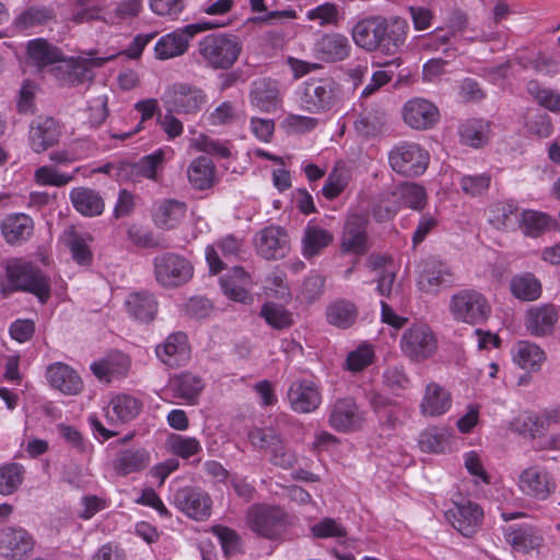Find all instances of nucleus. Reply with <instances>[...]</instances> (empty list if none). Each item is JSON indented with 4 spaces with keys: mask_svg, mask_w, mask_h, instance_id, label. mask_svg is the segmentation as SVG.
Wrapping results in <instances>:
<instances>
[{
    "mask_svg": "<svg viewBox=\"0 0 560 560\" xmlns=\"http://www.w3.org/2000/svg\"><path fill=\"white\" fill-rule=\"evenodd\" d=\"M26 51L28 61L37 68L56 63L51 69L54 75L62 83L71 85L92 80V68L101 67L114 58V55L95 57L94 52L90 51L86 54V57H70L66 59L62 58V54L57 47L44 38L28 40Z\"/></svg>",
    "mask_w": 560,
    "mask_h": 560,
    "instance_id": "f257e3e1",
    "label": "nucleus"
},
{
    "mask_svg": "<svg viewBox=\"0 0 560 560\" xmlns=\"http://www.w3.org/2000/svg\"><path fill=\"white\" fill-rule=\"evenodd\" d=\"M408 28L404 19L395 18L388 22L382 16H371L355 23L352 39L368 51L380 50L395 55L404 46Z\"/></svg>",
    "mask_w": 560,
    "mask_h": 560,
    "instance_id": "f03ea898",
    "label": "nucleus"
},
{
    "mask_svg": "<svg viewBox=\"0 0 560 560\" xmlns=\"http://www.w3.org/2000/svg\"><path fill=\"white\" fill-rule=\"evenodd\" d=\"M299 107L310 114H324L337 108L341 102L340 85L330 77L310 78L296 91Z\"/></svg>",
    "mask_w": 560,
    "mask_h": 560,
    "instance_id": "7ed1b4c3",
    "label": "nucleus"
},
{
    "mask_svg": "<svg viewBox=\"0 0 560 560\" xmlns=\"http://www.w3.org/2000/svg\"><path fill=\"white\" fill-rule=\"evenodd\" d=\"M241 51L238 37L225 32L208 34L197 45L198 61L213 70L230 69L237 61Z\"/></svg>",
    "mask_w": 560,
    "mask_h": 560,
    "instance_id": "20e7f679",
    "label": "nucleus"
},
{
    "mask_svg": "<svg viewBox=\"0 0 560 560\" xmlns=\"http://www.w3.org/2000/svg\"><path fill=\"white\" fill-rule=\"evenodd\" d=\"M231 23V20L200 21L178 27L159 38L154 46L155 57L167 60L183 56L194 36L205 31L229 26Z\"/></svg>",
    "mask_w": 560,
    "mask_h": 560,
    "instance_id": "39448f33",
    "label": "nucleus"
},
{
    "mask_svg": "<svg viewBox=\"0 0 560 560\" xmlns=\"http://www.w3.org/2000/svg\"><path fill=\"white\" fill-rule=\"evenodd\" d=\"M451 317L471 326L483 324L491 315L492 308L488 298L476 289H460L448 302Z\"/></svg>",
    "mask_w": 560,
    "mask_h": 560,
    "instance_id": "423d86ee",
    "label": "nucleus"
},
{
    "mask_svg": "<svg viewBox=\"0 0 560 560\" xmlns=\"http://www.w3.org/2000/svg\"><path fill=\"white\" fill-rule=\"evenodd\" d=\"M5 273L12 290L33 293L40 303L49 299V280L33 262L16 259L8 265Z\"/></svg>",
    "mask_w": 560,
    "mask_h": 560,
    "instance_id": "0eeeda50",
    "label": "nucleus"
},
{
    "mask_svg": "<svg viewBox=\"0 0 560 560\" xmlns=\"http://www.w3.org/2000/svg\"><path fill=\"white\" fill-rule=\"evenodd\" d=\"M246 524L256 535L267 539H276L287 529L288 514L278 505L257 503L248 508Z\"/></svg>",
    "mask_w": 560,
    "mask_h": 560,
    "instance_id": "6e6552de",
    "label": "nucleus"
},
{
    "mask_svg": "<svg viewBox=\"0 0 560 560\" xmlns=\"http://www.w3.org/2000/svg\"><path fill=\"white\" fill-rule=\"evenodd\" d=\"M250 444L269 453V462L282 469H290L298 463L294 451L288 447L281 435L272 428H254L248 432Z\"/></svg>",
    "mask_w": 560,
    "mask_h": 560,
    "instance_id": "1a4fd4ad",
    "label": "nucleus"
},
{
    "mask_svg": "<svg viewBox=\"0 0 560 560\" xmlns=\"http://www.w3.org/2000/svg\"><path fill=\"white\" fill-rule=\"evenodd\" d=\"M451 38L455 42H487L491 35L483 32L477 34L469 27L467 16L463 12H454L450 19L447 28H436L424 39L423 46L431 50H438L441 46L447 44Z\"/></svg>",
    "mask_w": 560,
    "mask_h": 560,
    "instance_id": "9d476101",
    "label": "nucleus"
},
{
    "mask_svg": "<svg viewBox=\"0 0 560 560\" xmlns=\"http://www.w3.org/2000/svg\"><path fill=\"white\" fill-rule=\"evenodd\" d=\"M427 150L415 142H401L388 153V162L394 172L404 176L422 175L429 164Z\"/></svg>",
    "mask_w": 560,
    "mask_h": 560,
    "instance_id": "9b49d317",
    "label": "nucleus"
},
{
    "mask_svg": "<svg viewBox=\"0 0 560 560\" xmlns=\"http://www.w3.org/2000/svg\"><path fill=\"white\" fill-rule=\"evenodd\" d=\"M438 341L431 327L423 323L411 325L400 338L402 353L412 361H422L435 352Z\"/></svg>",
    "mask_w": 560,
    "mask_h": 560,
    "instance_id": "f8f14e48",
    "label": "nucleus"
},
{
    "mask_svg": "<svg viewBox=\"0 0 560 560\" xmlns=\"http://www.w3.org/2000/svg\"><path fill=\"white\" fill-rule=\"evenodd\" d=\"M154 275L161 285L174 288L192 277V266L184 257L166 253L154 258Z\"/></svg>",
    "mask_w": 560,
    "mask_h": 560,
    "instance_id": "ddd939ff",
    "label": "nucleus"
},
{
    "mask_svg": "<svg viewBox=\"0 0 560 560\" xmlns=\"http://www.w3.org/2000/svg\"><path fill=\"white\" fill-rule=\"evenodd\" d=\"M162 101L168 112L190 114L201 108L206 103V95L191 84L178 82L166 88Z\"/></svg>",
    "mask_w": 560,
    "mask_h": 560,
    "instance_id": "4468645a",
    "label": "nucleus"
},
{
    "mask_svg": "<svg viewBox=\"0 0 560 560\" xmlns=\"http://www.w3.org/2000/svg\"><path fill=\"white\" fill-rule=\"evenodd\" d=\"M173 503L180 512L196 521H206L211 515L212 499L199 487L178 488L173 494Z\"/></svg>",
    "mask_w": 560,
    "mask_h": 560,
    "instance_id": "2eb2a0df",
    "label": "nucleus"
},
{
    "mask_svg": "<svg viewBox=\"0 0 560 560\" xmlns=\"http://www.w3.org/2000/svg\"><path fill=\"white\" fill-rule=\"evenodd\" d=\"M517 485L524 495L539 501L547 500L557 489L553 476L538 465L524 469L518 476Z\"/></svg>",
    "mask_w": 560,
    "mask_h": 560,
    "instance_id": "dca6fc26",
    "label": "nucleus"
},
{
    "mask_svg": "<svg viewBox=\"0 0 560 560\" xmlns=\"http://www.w3.org/2000/svg\"><path fill=\"white\" fill-rule=\"evenodd\" d=\"M445 515L456 530L465 537H471L481 526L483 511L477 503L463 500L448 509Z\"/></svg>",
    "mask_w": 560,
    "mask_h": 560,
    "instance_id": "f3484780",
    "label": "nucleus"
},
{
    "mask_svg": "<svg viewBox=\"0 0 560 560\" xmlns=\"http://www.w3.org/2000/svg\"><path fill=\"white\" fill-rule=\"evenodd\" d=\"M364 415L352 398L338 399L330 407L328 423L337 432L348 433L362 428Z\"/></svg>",
    "mask_w": 560,
    "mask_h": 560,
    "instance_id": "a211bd4d",
    "label": "nucleus"
},
{
    "mask_svg": "<svg viewBox=\"0 0 560 560\" xmlns=\"http://www.w3.org/2000/svg\"><path fill=\"white\" fill-rule=\"evenodd\" d=\"M404 121L412 129L424 130L432 128L440 118L436 105L423 97H413L402 107Z\"/></svg>",
    "mask_w": 560,
    "mask_h": 560,
    "instance_id": "6ab92c4d",
    "label": "nucleus"
},
{
    "mask_svg": "<svg viewBox=\"0 0 560 560\" xmlns=\"http://www.w3.org/2000/svg\"><path fill=\"white\" fill-rule=\"evenodd\" d=\"M155 354L166 366L185 365L190 360V346L186 334L177 331L168 335L155 347Z\"/></svg>",
    "mask_w": 560,
    "mask_h": 560,
    "instance_id": "aec40b11",
    "label": "nucleus"
},
{
    "mask_svg": "<svg viewBox=\"0 0 560 560\" xmlns=\"http://www.w3.org/2000/svg\"><path fill=\"white\" fill-rule=\"evenodd\" d=\"M368 219L364 214L350 213L345 223L341 236V250L348 254L363 255L366 253L368 235H366Z\"/></svg>",
    "mask_w": 560,
    "mask_h": 560,
    "instance_id": "412c9836",
    "label": "nucleus"
},
{
    "mask_svg": "<svg viewBox=\"0 0 560 560\" xmlns=\"http://www.w3.org/2000/svg\"><path fill=\"white\" fill-rule=\"evenodd\" d=\"M34 548L33 537L23 528L0 530V555L10 560H22Z\"/></svg>",
    "mask_w": 560,
    "mask_h": 560,
    "instance_id": "4be33fe9",
    "label": "nucleus"
},
{
    "mask_svg": "<svg viewBox=\"0 0 560 560\" xmlns=\"http://www.w3.org/2000/svg\"><path fill=\"white\" fill-rule=\"evenodd\" d=\"M558 319V308L553 304H540L526 311L524 324L532 336L544 337L552 334Z\"/></svg>",
    "mask_w": 560,
    "mask_h": 560,
    "instance_id": "5701e85b",
    "label": "nucleus"
},
{
    "mask_svg": "<svg viewBox=\"0 0 560 560\" xmlns=\"http://www.w3.org/2000/svg\"><path fill=\"white\" fill-rule=\"evenodd\" d=\"M255 246L265 259L282 258L289 249L288 235L282 228L267 226L256 234Z\"/></svg>",
    "mask_w": 560,
    "mask_h": 560,
    "instance_id": "b1692460",
    "label": "nucleus"
},
{
    "mask_svg": "<svg viewBox=\"0 0 560 560\" xmlns=\"http://www.w3.org/2000/svg\"><path fill=\"white\" fill-rule=\"evenodd\" d=\"M351 44L348 37L340 33H326L314 45V55L325 62H337L349 57Z\"/></svg>",
    "mask_w": 560,
    "mask_h": 560,
    "instance_id": "393cba45",
    "label": "nucleus"
},
{
    "mask_svg": "<svg viewBox=\"0 0 560 560\" xmlns=\"http://www.w3.org/2000/svg\"><path fill=\"white\" fill-rule=\"evenodd\" d=\"M129 358L121 352H114L106 358L95 361L90 369L97 381L110 383L118 381L129 370Z\"/></svg>",
    "mask_w": 560,
    "mask_h": 560,
    "instance_id": "a878e982",
    "label": "nucleus"
},
{
    "mask_svg": "<svg viewBox=\"0 0 560 560\" xmlns=\"http://www.w3.org/2000/svg\"><path fill=\"white\" fill-rule=\"evenodd\" d=\"M249 102L260 112L276 110L280 103L277 82L266 78L255 80L250 86Z\"/></svg>",
    "mask_w": 560,
    "mask_h": 560,
    "instance_id": "bb28decb",
    "label": "nucleus"
},
{
    "mask_svg": "<svg viewBox=\"0 0 560 560\" xmlns=\"http://www.w3.org/2000/svg\"><path fill=\"white\" fill-rule=\"evenodd\" d=\"M223 293L232 301L248 303L252 301L249 288L252 285L250 276L242 268L235 267L220 279Z\"/></svg>",
    "mask_w": 560,
    "mask_h": 560,
    "instance_id": "cd10ccee",
    "label": "nucleus"
},
{
    "mask_svg": "<svg viewBox=\"0 0 560 560\" xmlns=\"http://www.w3.org/2000/svg\"><path fill=\"white\" fill-rule=\"evenodd\" d=\"M150 460V453L143 447L125 448L116 454L113 468L119 476H127L145 469Z\"/></svg>",
    "mask_w": 560,
    "mask_h": 560,
    "instance_id": "c85d7f7f",
    "label": "nucleus"
},
{
    "mask_svg": "<svg viewBox=\"0 0 560 560\" xmlns=\"http://www.w3.org/2000/svg\"><path fill=\"white\" fill-rule=\"evenodd\" d=\"M332 241L334 235L329 230L311 220L303 232L302 254L307 259L313 258L329 246Z\"/></svg>",
    "mask_w": 560,
    "mask_h": 560,
    "instance_id": "c756f323",
    "label": "nucleus"
},
{
    "mask_svg": "<svg viewBox=\"0 0 560 560\" xmlns=\"http://www.w3.org/2000/svg\"><path fill=\"white\" fill-rule=\"evenodd\" d=\"M505 539L516 551L529 552L541 546L544 538L532 525L509 526L505 529Z\"/></svg>",
    "mask_w": 560,
    "mask_h": 560,
    "instance_id": "7c9ffc66",
    "label": "nucleus"
},
{
    "mask_svg": "<svg viewBox=\"0 0 560 560\" xmlns=\"http://www.w3.org/2000/svg\"><path fill=\"white\" fill-rule=\"evenodd\" d=\"M59 137V127L52 118H37L30 130L32 149L39 153L52 145Z\"/></svg>",
    "mask_w": 560,
    "mask_h": 560,
    "instance_id": "2f4dec72",
    "label": "nucleus"
},
{
    "mask_svg": "<svg viewBox=\"0 0 560 560\" xmlns=\"http://www.w3.org/2000/svg\"><path fill=\"white\" fill-rule=\"evenodd\" d=\"M128 314L136 320L149 323L158 313V301L148 292L130 293L125 301Z\"/></svg>",
    "mask_w": 560,
    "mask_h": 560,
    "instance_id": "473e14b6",
    "label": "nucleus"
},
{
    "mask_svg": "<svg viewBox=\"0 0 560 560\" xmlns=\"http://www.w3.org/2000/svg\"><path fill=\"white\" fill-rule=\"evenodd\" d=\"M240 247V241L233 236H226L213 245H208L205 255L210 272L213 275L220 272L224 265L222 258L229 260L236 256Z\"/></svg>",
    "mask_w": 560,
    "mask_h": 560,
    "instance_id": "72a5a7b5",
    "label": "nucleus"
},
{
    "mask_svg": "<svg viewBox=\"0 0 560 560\" xmlns=\"http://www.w3.org/2000/svg\"><path fill=\"white\" fill-rule=\"evenodd\" d=\"M520 212L513 201H498L486 211L487 220L497 230L514 229L518 224Z\"/></svg>",
    "mask_w": 560,
    "mask_h": 560,
    "instance_id": "f704fd0d",
    "label": "nucleus"
},
{
    "mask_svg": "<svg viewBox=\"0 0 560 560\" xmlns=\"http://www.w3.org/2000/svg\"><path fill=\"white\" fill-rule=\"evenodd\" d=\"M109 407L113 412L108 410L106 413L109 422L127 423L140 413L142 402L131 395L117 394L110 399Z\"/></svg>",
    "mask_w": 560,
    "mask_h": 560,
    "instance_id": "c9c22d12",
    "label": "nucleus"
},
{
    "mask_svg": "<svg viewBox=\"0 0 560 560\" xmlns=\"http://www.w3.org/2000/svg\"><path fill=\"white\" fill-rule=\"evenodd\" d=\"M73 208L85 217H96L104 211V201L97 191L86 187H75L70 191Z\"/></svg>",
    "mask_w": 560,
    "mask_h": 560,
    "instance_id": "e433bc0d",
    "label": "nucleus"
},
{
    "mask_svg": "<svg viewBox=\"0 0 560 560\" xmlns=\"http://www.w3.org/2000/svg\"><path fill=\"white\" fill-rule=\"evenodd\" d=\"M452 406V396L446 387H427L420 404V412L424 417H440Z\"/></svg>",
    "mask_w": 560,
    "mask_h": 560,
    "instance_id": "4c0bfd02",
    "label": "nucleus"
},
{
    "mask_svg": "<svg viewBox=\"0 0 560 560\" xmlns=\"http://www.w3.org/2000/svg\"><path fill=\"white\" fill-rule=\"evenodd\" d=\"M369 264L374 271H377V293L384 298L392 299L396 278L395 265L384 256H371Z\"/></svg>",
    "mask_w": 560,
    "mask_h": 560,
    "instance_id": "58836bf2",
    "label": "nucleus"
},
{
    "mask_svg": "<svg viewBox=\"0 0 560 560\" xmlns=\"http://www.w3.org/2000/svg\"><path fill=\"white\" fill-rule=\"evenodd\" d=\"M512 359L521 369L536 371L546 360V354L537 345L527 340H521L512 350Z\"/></svg>",
    "mask_w": 560,
    "mask_h": 560,
    "instance_id": "ea45409f",
    "label": "nucleus"
},
{
    "mask_svg": "<svg viewBox=\"0 0 560 560\" xmlns=\"http://www.w3.org/2000/svg\"><path fill=\"white\" fill-rule=\"evenodd\" d=\"M187 207L184 202L168 199L159 203L153 220L156 226L164 230L176 228L185 218Z\"/></svg>",
    "mask_w": 560,
    "mask_h": 560,
    "instance_id": "a19ab883",
    "label": "nucleus"
},
{
    "mask_svg": "<svg viewBox=\"0 0 560 560\" xmlns=\"http://www.w3.org/2000/svg\"><path fill=\"white\" fill-rule=\"evenodd\" d=\"M174 150L171 147H163L151 154L142 156L135 165V172L148 179L156 180L159 174L163 170V164L166 160L172 159Z\"/></svg>",
    "mask_w": 560,
    "mask_h": 560,
    "instance_id": "79ce46f5",
    "label": "nucleus"
},
{
    "mask_svg": "<svg viewBox=\"0 0 560 560\" xmlns=\"http://www.w3.org/2000/svg\"><path fill=\"white\" fill-rule=\"evenodd\" d=\"M215 167L211 159L198 156L191 161L187 168V177L196 189H208L214 183Z\"/></svg>",
    "mask_w": 560,
    "mask_h": 560,
    "instance_id": "37998d69",
    "label": "nucleus"
},
{
    "mask_svg": "<svg viewBox=\"0 0 560 560\" xmlns=\"http://www.w3.org/2000/svg\"><path fill=\"white\" fill-rule=\"evenodd\" d=\"M33 220L24 213L7 215L2 222V234L5 241L14 244L26 240L33 232Z\"/></svg>",
    "mask_w": 560,
    "mask_h": 560,
    "instance_id": "c03bdc74",
    "label": "nucleus"
},
{
    "mask_svg": "<svg viewBox=\"0 0 560 560\" xmlns=\"http://www.w3.org/2000/svg\"><path fill=\"white\" fill-rule=\"evenodd\" d=\"M451 282L452 277L447 266L440 261H432L421 272L419 287L422 291L435 292L441 285H447Z\"/></svg>",
    "mask_w": 560,
    "mask_h": 560,
    "instance_id": "a18cd8bd",
    "label": "nucleus"
},
{
    "mask_svg": "<svg viewBox=\"0 0 560 560\" xmlns=\"http://www.w3.org/2000/svg\"><path fill=\"white\" fill-rule=\"evenodd\" d=\"M288 399L294 411L306 413L320 405L322 395L317 387H289Z\"/></svg>",
    "mask_w": 560,
    "mask_h": 560,
    "instance_id": "49530a36",
    "label": "nucleus"
},
{
    "mask_svg": "<svg viewBox=\"0 0 560 560\" xmlns=\"http://www.w3.org/2000/svg\"><path fill=\"white\" fill-rule=\"evenodd\" d=\"M248 3L253 12L264 13L253 19V21L258 24L279 25L283 24L285 21L295 20L298 18L296 11L292 8L268 10L265 0H248Z\"/></svg>",
    "mask_w": 560,
    "mask_h": 560,
    "instance_id": "de8ad7c7",
    "label": "nucleus"
},
{
    "mask_svg": "<svg viewBox=\"0 0 560 560\" xmlns=\"http://www.w3.org/2000/svg\"><path fill=\"white\" fill-rule=\"evenodd\" d=\"M510 289L513 296L521 301H535L541 295V283L530 272L514 276Z\"/></svg>",
    "mask_w": 560,
    "mask_h": 560,
    "instance_id": "09e8293b",
    "label": "nucleus"
},
{
    "mask_svg": "<svg viewBox=\"0 0 560 560\" xmlns=\"http://www.w3.org/2000/svg\"><path fill=\"white\" fill-rule=\"evenodd\" d=\"M518 225L525 235L536 237L545 231L552 229L555 226V222L550 217L542 212L524 210L520 214Z\"/></svg>",
    "mask_w": 560,
    "mask_h": 560,
    "instance_id": "8fccbe9b",
    "label": "nucleus"
},
{
    "mask_svg": "<svg viewBox=\"0 0 560 560\" xmlns=\"http://www.w3.org/2000/svg\"><path fill=\"white\" fill-rule=\"evenodd\" d=\"M450 432L446 428L430 427L419 436V447L425 453H444L448 446Z\"/></svg>",
    "mask_w": 560,
    "mask_h": 560,
    "instance_id": "3c124183",
    "label": "nucleus"
},
{
    "mask_svg": "<svg viewBox=\"0 0 560 560\" xmlns=\"http://www.w3.org/2000/svg\"><path fill=\"white\" fill-rule=\"evenodd\" d=\"M326 314L329 324L339 328H348L355 322L358 310L354 303L339 300L328 306Z\"/></svg>",
    "mask_w": 560,
    "mask_h": 560,
    "instance_id": "603ef678",
    "label": "nucleus"
},
{
    "mask_svg": "<svg viewBox=\"0 0 560 560\" xmlns=\"http://www.w3.org/2000/svg\"><path fill=\"white\" fill-rule=\"evenodd\" d=\"M142 10V0H121L113 10H107L102 20L112 25L120 24L137 18Z\"/></svg>",
    "mask_w": 560,
    "mask_h": 560,
    "instance_id": "864d4df0",
    "label": "nucleus"
},
{
    "mask_svg": "<svg viewBox=\"0 0 560 560\" xmlns=\"http://www.w3.org/2000/svg\"><path fill=\"white\" fill-rule=\"evenodd\" d=\"M490 125L482 119L468 120L460 126L459 135L464 143L478 148L489 138Z\"/></svg>",
    "mask_w": 560,
    "mask_h": 560,
    "instance_id": "5fc2aeb1",
    "label": "nucleus"
},
{
    "mask_svg": "<svg viewBox=\"0 0 560 560\" xmlns=\"http://www.w3.org/2000/svg\"><path fill=\"white\" fill-rule=\"evenodd\" d=\"M396 200H399L413 210H422L427 205L425 189L416 183H405L398 186L395 191Z\"/></svg>",
    "mask_w": 560,
    "mask_h": 560,
    "instance_id": "6e6d98bb",
    "label": "nucleus"
},
{
    "mask_svg": "<svg viewBox=\"0 0 560 560\" xmlns=\"http://www.w3.org/2000/svg\"><path fill=\"white\" fill-rule=\"evenodd\" d=\"M261 317L275 329H284L293 324V315L282 303L267 301L260 311Z\"/></svg>",
    "mask_w": 560,
    "mask_h": 560,
    "instance_id": "4d7b16f0",
    "label": "nucleus"
},
{
    "mask_svg": "<svg viewBox=\"0 0 560 560\" xmlns=\"http://www.w3.org/2000/svg\"><path fill=\"white\" fill-rule=\"evenodd\" d=\"M25 469L19 463H9L0 467V493L12 494L23 482Z\"/></svg>",
    "mask_w": 560,
    "mask_h": 560,
    "instance_id": "13d9d810",
    "label": "nucleus"
},
{
    "mask_svg": "<svg viewBox=\"0 0 560 560\" xmlns=\"http://www.w3.org/2000/svg\"><path fill=\"white\" fill-rule=\"evenodd\" d=\"M386 115L382 112H368L355 121V130L366 137H376L387 131Z\"/></svg>",
    "mask_w": 560,
    "mask_h": 560,
    "instance_id": "bf43d9fd",
    "label": "nucleus"
},
{
    "mask_svg": "<svg viewBox=\"0 0 560 560\" xmlns=\"http://www.w3.org/2000/svg\"><path fill=\"white\" fill-rule=\"evenodd\" d=\"M46 377L50 385H78L82 383L79 373L62 362L50 364L47 368Z\"/></svg>",
    "mask_w": 560,
    "mask_h": 560,
    "instance_id": "052dcab7",
    "label": "nucleus"
},
{
    "mask_svg": "<svg viewBox=\"0 0 560 560\" xmlns=\"http://www.w3.org/2000/svg\"><path fill=\"white\" fill-rule=\"evenodd\" d=\"M544 423L545 421L535 413H523L510 423V428L521 435L536 439L542 434Z\"/></svg>",
    "mask_w": 560,
    "mask_h": 560,
    "instance_id": "680f3d73",
    "label": "nucleus"
},
{
    "mask_svg": "<svg viewBox=\"0 0 560 560\" xmlns=\"http://www.w3.org/2000/svg\"><path fill=\"white\" fill-rule=\"evenodd\" d=\"M92 154L91 145L82 140L73 143L71 147L54 151L49 154L50 161L57 164H69L89 158Z\"/></svg>",
    "mask_w": 560,
    "mask_h": 560,
    "instance_id": "e2e57ef3",
    "label": "nucleus"
},
{
    "mask_svg": "<svg viewBox=\"0 0 560 560\" xmlns=\"http://www.w3.org/2000/svg\"><path fill=\"white\" fill-rule=\"evenodd\" d=\"M400 209V202H398L393 192H386L378 196L374 200L371 213L373 218L378 222H385L393 219Z\"/></svg>",
    "mask_w": 560,
    "mask_h": 560,
    "instance_id": "0e129e2a",
    "label": "nucleus"
},
{
    "mask_svg": "<svg viewBox=\"0 0 560 560\" xmlns=\"http://www.w3.org/2000/svg\"><path fill=\"white\" fill-rule=\"evenodd\" d=\"M62 173L52 166H40L35 171L34 178L38 185L61 187L74 179V173Z\"/></svg>",
    "mask_w": 560,
    "mask_h": 560,
    "instance_id": "69168bd1",
    "label": "nucleus"
},
{
    "mask_svg": "<svg viewBox=\"0 0 560 560\" xmlns=\"http://www.w3.org/2000/svg\"><path fill=\"white\" fill-rule=\"evenodd\" d=\"M310 21L317 22L320 26L336 25L342 19L339 8L335 3L325 2L316 8L310 9L306 13Z\"/></svg>",
    "mask_w": 560,
    "mask_h": 560,
    "instance_id": "338daca9",
    "label": "nucleus"
},
{
    "mask_svg": "<svg viewBox=\"0 0 560 560\" xmlns=\"http://www.w3.org/2000/svg\"><path fill=\"white\" fill-rule=\"evenodd\" d=\"M348 180V172L343 166L337 165L326 179V183L322 189L323 195L327 199H334L338 197L347 187Z\"/></svg>",
    "mask_w": 560,
    "mask_h": 560,
    "instance_id": "774afa93",
    "label": "nucleus"
}]
</instances>
